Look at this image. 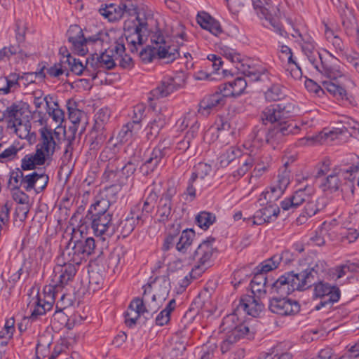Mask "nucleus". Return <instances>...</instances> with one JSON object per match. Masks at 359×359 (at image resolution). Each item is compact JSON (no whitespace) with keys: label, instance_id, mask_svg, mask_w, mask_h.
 <instances>
[{"label":"nucleus","instance_id":"nucleus-3","mask_svg":"<svg viewBox=\"0 0 359 359\" xmlns=\"http://www.w3.org/2000/svg\"><path fill=\"white\" fill-rule=\"evenodd\" d=\"M67 37L74 51L83 56L88 52L89 46L92 48H104L108 43L109 34L104 31H99L95 34L86 36L82 29L76 25H71L67 31Z\"/></svg>","mask_w":359,"mask_h":359},{"label":"nucleus","instance_id":"nucleus-15","mask_svg":"<svg viewBox=\"0 0 359 359\" xmlns=\"http://www.w3.org/2000/svg\"><path fill=\"white\" fill-rule=\"evenodd\" d=\"M117 58L111 55L107 50L100 55L93 54L89 57L87 72L91 75L93 80L95 79L99 74L106 69H111L116 66Z\"/></svg>","mask_w":359,"mask_h":359},{"label":"nucleus","instance_id":"nucleus-48","mask_svg":"<svg viewBox=\"0 0 359 359\" xmlns=\"http://www.w3.org/2000/svg\"><path fill=\"white\" fill-rule=\"evenodd\" d=\"M12 191V197L13 200L19 204L25 205V207L20 208L19 210L22 212L24 218H26L29 210L28 207V195L26 194L25 192L22 191L20 189H16Z\"/></svg>","mask_w":359,"mask_h":359},{"label":"nucleus","instance_id":"nucleus-6","mask_svg":"<svg viewBox=\"0 0 359 359\" xmlns=\"http://www.w3.org/2000/svg\"><path fill=\"white\" fill-rule=\"evenodd\" d=\"M237 315L232 313L226 316L221 325V329L226 332V337L221 344L222 353L229 351L231 346L242 339H251L254 337V332L245 323L233 325Z\"/></svg>","mask_w":359,"mask_h":359},{"label":"nucleus","instance_id":"nucleus-22","mask_svg":"<svg viewBox=\"0 0 359 359\" xmlns=\"http://www.w3.org/2000/svg\"><path fill=\"white\" fill-rule=\"evenodd\" d=\"M268 201V205L257 210L252 217H243V221L252 225H262L273 222L280 213L279 207L273 202Z\"/></svg>","mask_w":359,"mask_h":359},{"label":"nucleus","instance_id":"nucleus-19","mask_svg":"<svg viewBox=\"0 0 359 359\" xmlns=\"http://www.w3.org/2000/svg\"><path fill=\"white\" fill-rule=\"evenodd\" d=\"M80 264L64 260L62 264H58L54 267L52 283L62 289L69 282L72 281L77 271L76 266Z\"/></svg>","mask_w":359,"mask_h":359},{"label":"nucleus","instance_id":"nucleus-45","mask_svg":"<svg viewBox=\"0 0 359 359\" xmlns=\"http://www.w3.org/2000/svg\"><path fill=\"white\" fill-rule=\"evenodd\" d=\"M120 4L125 13L129 15H138L144 17L145 15L139 11V7L142 4V0H121ZM137 16H136L137 18Z\"/></svg>","mask_w":359,"mask_h":359},{"label":"nucleus","instance_id":"nucleus-36","mask_svg":"<svg viewBox=\"0 0 359 359\" xmlns=\"http://www.w3.org/2000/svg\"><path fill=\"white\" fill-rule=\"evenodd\" d=\"M121 7V4H119V5L110 4L106 5L104 7L100 8L99 12L110 22L118 21L121 20L125 14Z\"/></svg>","mask_w":359,"mask_h":359},{"label":"nucleus","instance_id":"nucleus-63","mask_svg":"<svg viewBox=\"0 0 359 359\" xmlns=\"http://www.w3.org/2000/svg\"><path fill=\"white\" fill-rule=\"evenodd\" d=\"M255 169L254 173L255 175H262V172L266 171L269 168L270 160L268 156H255Z\"/></svg>","mask_w":359,"mask_h":359},{"label":"nucleus","instance_id":"nucleus-10","mask_svg":"<svg viewBox=\"0 0 359 359\" xmlns=\"http://www.w3.org/2000/svg\"><path fill=\"white\" fill-rule=\"evenodd\" d=\"M25 109L24 102H16L8 106L3 112L4 118L8 122V128L13 130L22 139L27 137L29 134L27 125L22 119Z\"/></svg>","mask_w":359,"mask_h":359},{"label":"nucleus","instance_id":"nucleus-55","mask_svg":"<svg viewBox=\"0 0 359 359\" xmlns=\"http://www.w3.org/2000/svg\"><path fill=\"white\" fill-rule=\"evenodd\" d=\"M215 221V215L208 212H201L196 217V222L198 226L205 230L209 228Z\"/></svg>","mask_w":359,"mask_h":359},{"label":"nucleus","instance_id":"nucleus-50","mask_svg":"<svg viewBox=\"0 0 359 359\" xmlns=\"http://www.w3.org/2000/svg\"><path fill=\"white\" fill-rule=\"evenodd\" d=\"M140 128V124L129 122L123 126L118 133V136L121 141H128L129 138L136 135Z\"/></svg>","mask_w":359,"mask_h":359},{"label":"nucleus","instance_id":"nucleus-27","mask_svg":"<svg viewBox=\"0 0 359 359\" xmlns=\"http://www.w3.org/2000/svg\"><path fill=\"white\" fill-rule=\"evenodd\" d=\"M338 123L341 125V127L334 128L329 131H323L321 133V138H324L325 140L333 141L339 135H342L346 132L352 131L355 126H358V122L352 119L351 118L346 116H342L338 121Z\"/></svg>","mask_w":359,"mask_h":359},{"label":"nucleus","instance_id":"nucleus-56","mask_svg":"<svg viewBox=\"0 0 359 359\" xmlns=\"http://www.w3.org/2000/svg\"><path fill=\"white\" fill-rule=\"evenodd\" d=\"M301 46L302 51L312 65L316 64V62L320 59V56L323 55V53H318L316 50V43L304 44L301 45Z\"/></svg>","mask_w":359,"mask_h":359},{"label":"nucleus","instance_id":"nucleus-14","mask_svg":"<svg viewBox=\"0 0 359 359\" xmlns=\"http://www.w3.org/2000/svg\"><path fill=\"white\" fill-rule=\"evenodd\" d=\"M40 139L36 145L37 157L39 160H48L51 158L56 149L57 144L55 136L59 133L46 127L39 130Z\"/></svg>","mask_w":359,"mask_h":359},{"label":"nucleus","instance_id":"nucleus-44","mask_svg":"<svg viewBox=\"0 0 359 359\" xmlns=\"http://www.w3.org/2000/svg\"><path fill=\"white\" fill-rule=\"evenodd\" d=\"M175 305L176 302L174 299L170 300L165 308L156 316L155 318L156 325L163 326L169 323L170 313L175 309Z\"/></svg>","mask_w":359,"mask_h":359},{"label":"nucleus","instance_id":"nucleus-41","mask_svg":"<svg viewBox=\"0 0 359 359\" xmlns=\"http://www.w3.org/2000/svg\"><path fill=\"white\" fill-rule=\"evenodd\" d=\"M239 158L240 166L238 168V170L236 172H234L233 176L240 177L243 176L245 173H247V172H248L251 169V168L255 163V156L248 154H241V156H240Z\"/></svg>","mask_w":359,"mask_h":359},{"label":"nucleus","instance_id":"nucleus-32","mask_svg":"<svg viewBox=\"0 0 359 359\" xmlns=\"http://www.w3.org/2000/svg\"><path fill=\"white\" fill-rule=\"evenodd\" d=\"M22 76L17 73H10L7 76H0V94L8 95L20 88V80Z\"/></svg>","mask_w":359,"mask_h":359},{"label":"nucleus","instance_id":"nucleus-25","mask_svg":"<svg viewBox=\"0 0 359 359\" xmlns=\"http://www.w3.org/2000/svg\"><path fill=\"white\" fill-rule=\"evenodd\" d=\"M169 116L170 112L166 107L161 108L158 114L156 115L144 128L147 140H153L157 137L161 130L166 124V120Z\"/></svg>","mask_w":359,"mask_h":359},{"label":"nucleus","instance_id":"nucleus-52","mask_svg":"<svg viewBox=\"0 0 359 359\" xmlns=\"http://www.w3.org/2000/svg\"><path fill=\"white\" fill-rule=\"evenodd\" d=\"M37 151L34 154L26 155L22 160V169L24 170H32L36 165H42L46 160H39L37 157Z\"/></svg>","mask_w":359,"mask_h":359},{"label":"nucleus","instance_id":"nucleus-17","mask_svg":"<svg viewBox=\"0 0 359 359\" xmlns=\"http://www.w3.org/2000/svg\"><path fill=\"white\" fill-rule=\"evenodd\" d=\"M136 20L137 25L132 30L128 29L125 33L128 46L133 53L137 51L138 46L143 44L146 39L145 34L148 30L147 19L144 15L140 17L138 15Z\"/></svg>","mask_w":359,"mask_h":359},{"label":"nucleus","instance_id":"nucleus-35","mask_svg":"<svg viewBox=\"0 0 359 359\" xmlns=\"http://www.w3.org/2000/svg\"><path fill=\"white\" fill-rule=\"evenodd\" d=\"M89 57L85 60V64L79 58L68 55L67 57V62L69 67L73 73L76 75H83L91 78V75L87 72V66H88Z\"/></svg>","mask_w":359,"mask_h":359},{"label":"nucleus","instance_id":"nucleus-4","mask_svg":"<svg viewBox=\"0 0 359 359\" xmlns=\"http://www.w3.org/2000/svg\"><path fill=\"white\" fill-rule=\"evenodd\" d=\"M151 41L152 45L143 48L140 53V57L143 62H149L154 58H158L170 63L180 56L177 47L168 45L165 37L160 33L154 34Z\"/></svg>","mask_w":359,"mask_h":359},{"label":"nucleus","instance_id":"nucleus-54","mask_svg":"<svg viewBox=\"0 0 359 359\" xmlns=\"http://www.w3.org/2000/svg\"><path fill=\"white\" fill-rule=\"evenodd\" d=\"M4 144L0 143V163H6L16 158L20 148L15 145H11L9 147L2 149Z\"/></svg>","mask_w":359,"mask_h":359},{"label":"nucleus","instance_id":"nucleus-49","mask_svg":"<svg viewBox=\"0 0 359 359\" xmlns=\"http://www.w3.org/2000/svg\"><path fill=\"white\" fill-rule=\"evenodd\" d=\"M140 226L129 215L121 220L118 227L120 234L126 238L129 236L135 229L136 226Z\"/></svg>","mask_w":359,"mask_h":359},{"label":"nucleus","instance_id":"nucleus-21","mask_svg":"<svg viewBox=\"0 0 359 359\" xmlns=\"http://www.w3.org/2000/svg\"><path fill=\"white\" fill-rule=\"evenodd\" d=\"M305 123L302 121L301 125L297 123H291L287 125L275 126L267 130L266 143L274 147L282 140L284 136L299 133Z\"/></svg>","mask_w":359,"mask_h":359},{"label":"nucleus","instance_id":"nucleus-16","mask_svg":"<svg viewBox=\"0 0 359 359\" xmlns=\"http://www.w3.org/2000/svg\"><path fill=\"white\" fill-rule=\"evenodd\" d=\"M112 219L113 214L90 216L91 228L94 234L103 241L111 238L116 231V225Z\"/></svg>","mask_w":359,"mask_h":359},{"label":"nucleus","instance_id":"nucleus-40","mask_svg":"<svg viewBox=\"0 0 359 359\" xmlns=\"http://www.w3.org/2000/svg\"><path fill=\"white\" fill-rule=\"evenodd\" d=\"M242 151L236 147H229L220 154L218 161L221 167H226L236 158L241 156Z\"/></svg>","mask_w":359,"mask_h":359},{"label":"nucleus","instance_id":"nucleus-11","mask_svg":"<svg viewBox=\"0 0 359 359\" xmlns=\"http://www.w3.org/2000/svg\"><path fill=\"white\" fill-rule=\"evenodd\" d=\"M317 265H318L319 271L315 276L314 278H316L317 275L320 271H323L324 270V263L323 262H318L314 266H309L306 269H308L315 267L317 269ZM313 284L314 285V296L317 298L321 299V301L319 303V304L316 306L317 310L320 309L322 307H324L327 304H331L334 302H337L339 299L340 290L337 287L332 285L330 283H327L324 281H320L316 284L312 282L311 285Z\"/></svg>","mask_w":359,"mask_h":359},{"label":"nucleus","instance_id":"nucleus-8","mask_svg":"<svg viewBox=\"0 0 359 359\" xmlns=\"http://www.w3.org/2000/svg\"><path fill=\"white\" fill-rule=\"evenodd\" d=\"M295 105L290 102L273 104L266 107L261 114V120L264 125L268 123L282 126L294 123L290 119L296 113Z\"/></svg>","mask_w":359,"mask_h":359},{"label":"nucleus","instance_id":"nucleus-30","mask_svg":"<svg viewBox=\"0 0 359 359\" xmlns=\"http://www.w3.org/2000/svg\"><path fill=\"white\" fill-rule=\"evenodd\" d=\"M165 154V147H161V145H158L152 150L149 157L142 165L141 169L145 171L147 174H148L149 172L154 171L158 165L162 163Z\"/></svg>","mask_w":359,"mask_h":359},{"label":"nucleus","instance_id":"nucleus-47","mask_svg":"<svg viewBox=\"0 0 359 359\" xmlns=\"http://www.w3.org/2000/svg\"><path fill=\"white\" fill-rule=\"evenodd\" d=\"M285 88L280 84H273L265 92V98L269 102H276L285 96Z\"/></svg>","mask_w":359,"mask_h":359},{"label":"nucleus","instance_id":"nucleus-26","mask_svg":"<svg viewBox=\"0 0 359 359\" xmlns=\"http://www.w3.org/2000/svg\"><path fill=\"white\" fill-rule=\"evenodd\" d=\"M311 187L307 186L304 189L297 190L292 196L285 198L280 203L281 208L285 211H294V210L311 198Z\"/></svg>","mask_w":359,"mask_h":359},{"label":"nucleus","instance_id":"nucleus-51","mask_svg":"<svg viewBox=\"0 0 359 359\" xmlns=\"http://www.w3.org/2000/svg\"><path fill=\"white\" fill-rule=\"evenodd\" d=\"M306 205L304 208V212L309 216L312 217L318 212L322 210L326 205L325 198H320L316 201H310V198L306 201Z\"/></svg>","mask_w":359,"mask_h":359},{"label":"nucleus","instance_id":"nucleus-13","mask_svg":"<svg viewBox=\"0 0 359 359\" xmlns=\"http://www.w3.org/2000/svg\"><path fill=\"white\" fill-rule=\"evenodd\" d=\"M313 66L319 73L330 80H336L344 74L340 59L327 50L323 51V55L320 56V59Z\"/></svg>","mask_w":359,"mask_h":359},{"label":"nucleus","instance_id":"nucleus-62","mask_svg":"<svg viewBox=\"0 0 359 359\" xmlns=\"http://www.w3.org/2000/svg\"><path fill=\"white\" fill-rule=\"evenodd\" d=\"M111 112L108 107L100 109L95 115V126L100 128L106 124L110 118Z\"/></svg>","mask_w":359,"mask_h":359},{"label":"nucleus","instance_id":"nucleus-37","mask_svg":"<svg viewBox=\"0 0 359 359\" xmlns=\"http://www.w3.org/2000/svg\"><path fill=\"white\" fill-rule=\"evenodd\" d=\"M111 205L109 201L102 196H97L95 203H93L88 210V215H102L111 214L109 212Z\"/></svg>","mask_w":359,"mask_h":359},{"label":"nucleus","instance_id":"nucleus-59","mask_svg":"<svg viewBox=\"0 0 359 359\" xmlns=\"http://www.w3.org/2000/svg\"><path fill=\"white\" fill-rule=\"evenodd\" d=\"M194 172L191 175V181L204 179L205 176L211 172L212 168L205 163H199L194 167Z\"/></svg>","mask_w":359,"mask_h":359},{"label":"nucleus","instance_id":"nucleus-46","mask_svg":"<svg viewBox=\"0 0 359 359\" xmlns=\"http://www.w3.org/2000/svg\"><path fill=\"white\" fill-rule=\"evenodd\" d=\"M322 88L339 98L344 99L346 96V90L330 79L323 81Z\"/></svg>","mask_w":359,"mask_h":359},{"label":"nucleus","instance_id":"nucleus-23","mask_svg":"<svg viewBox=\"0 0 359 359\" xmlns=\"http://www.w3.org/2000/svg\"><path fill=\"white\" fill-rule=\"evenodd\" d=\"M349 175V166L334 168L326 177L322 180L320 187L324 191H335L339 189L341 184L340 177L348 180Z\"/></svg>","mask_w":359,"mask_h":359},{"label":"nucleus","instance_id":"nucleus-61","mask_svg":"<svg viewBox=\"0 0 359 359\" xmlns=\"http://www.w3.org/2000/svg\"><path fill=\"white\" fill-rule=\"evenodd\" d=\"M23 178L24 174L21 170L18 168L12 171L8 180V186L12 190L20 189V186L23 185Z\"/></svg>","mask_w":359,"mask_h":359},{"label":"nucleus","instance_id":"nucleus-20","mask_svg":"<svg viewBox=\"0 0 359 359\" xmlns=\"http://www.w3.org/2000/svg\"><path fill=\"white\" fill-rule=\"evenodd\" d=\"M269 310L280 316H294L300 311L299 304L286 297H273L269 301Z\"/></svg>","mask_w":359,"mask_h":359},{"label":"nucleus","instance_id":"nucleus-2","mask_svg":"<svg viewBox=\"0 0 359 359\" xmlns=\"http://www.w3.org/2000/svg\"><path fill=\"white\" fill-rule=\"evenodd\" d=\"M220 50L222 55L235 64L236 69L245 76H239L229 81L235 96L240 95L248 83L259 81L264 74V69L249 65L236 50L224 46L220 48Z\"/></svg>","mask_w":359,"mask_h":359},{"label":"nucleus","instance_id":"nucleus-53","mask_svg":"<svg viewBox=\"0 0 359 359\" xmlns=\"http://www.w3.org/2000/svg\"><path fill=\"white\" fill-rule=\"evenodd\" d=\"M282 257L279 255H276L271 258L266 259L262 262L258 266V270L260 273L265 274V273L271 271L278 268L281 262Z\"/></svg>","mask_w":359,"mask_h":359},{"label":"nucleus","instance_id":"nucleus-42","mask_svg":"<svg viewBox=\"0 0 359 359\" xmlns=\"http://www.w3.org/2000/svg\"><path fill=\"white\" fill-rule=\"evenodd\" d=\"M195 237V233L192 229H186L183 231L176 243V249L182 253H185L191 246L193 239Z\"/></svg>","mask_w":359,"mask_h":359},{"label":"nucleus","instance_id":"nucleus-29","mask_svg":"<svg viewBox=\"0 0 359 359\" xmlns=\"http://www.w3.org/2000/svg\"><path fill=\"white\" fill-rule=\"evenodd\" d=\"M144 291L143 294V299L145 303L147 304V312L154 313L156 312L162 305L163 302L166 299L168 296V290L164 288L161 294H153L149 297V293L151 292V286H144Z\"/></svg>","mask_w":359,"mask_h":359},{"label":"nucleus","instance_id":"nucleus-9","mask_svg":"<svg viewBox=\"0 0 359 359\" xmlns=\"http://www.w3.org/2000/svg\"><path fill=\"white\" fill-rule=\"evenodd\" d=\"M61 290L54 284H50L43 288V298L39 294L32 297L27 305L31 313L29 318L32 320H36L50 311L55 303L56 296Z\"/></svg>","mask_w":359,"mask_h":359},{"label":"nucleus","instance_id":"nucleus-12","mask_svg":"<svg viewBox=\"0 0 359 359\" xmlns=\"http://www.w3.org/2000/svg\"><path fill=\"white\" fill-rule=\"evenodd\" d=\"M214 242V238H208L203 241L195 250L193 258L196 265L189 273L191 278H198L210 266L211 259L215 252Z\"/></svg>","mask_w":359,"mask_h":359},{"label":"nucleus","instance_id":"nucleus-18","mask_svg":"<svg viewBox=\"0 0 359 359\" xmlns=\"http://www.w3.org/2000/svg\"><path fill=\"white\" fill-rule=\"evenodd\" d=\"M233 313L240 316L243 313L257 317L262 311L264 305L260 299L252 295H245L233 304Z\"/></svg>","mask_w":359,"mask_h":359},{"label":"nucleus","instance_id":"nucleus-39","mask_svg":"<svg viewBox=\"0 0 359 359\" xmlns=\"http://www.w3.org/2000/svg\"><path fill=\"white\" fill-rule=\"evenodd\" d=\"M359 271V262H351L350 261L346 262L344 264L337 266L331 271V274L333 278L339 279L346 276L348 272H358Z\"/></svg>","mask_w":359,"mask_h":359},{"label":"nucleus","instance_id":"nucleus-57","mask_svg":"<svg viewBox=\"0 0 359 359\" xmlns=\"http://www.w3.org/2000/svg\"><path fill=\"white\" fill-rule=\"evenodd\" d=\"M46 111L49 116L57 124V127L61 126L65 121V116L64 111L60 108L58 103L54 102L53 107Z\"/></svg>","mask_w":359,"mask_h":359},{"label":"nucleus","instance_id":"nucleus-34","mask_svg":"<svg viewBox=\"0 0 359 359\" xmlns=\"http://www.w3.org/2000/svg\"><path fill=\"white\" fill-rule=\"evenodd\" d=\"M186 41L187 33L185 27L180 22H177L175 25L172 26L170 34L168 39H165V41L170 46H175L178 49L179 46H182ZM177 51L179 52V50Z\"/></svg>","mask_w":359,"mask_h":359},{"label":"nucleus","instance_id":"nucleus-24","mask_svg":"<svg viewBox=\"0 0 359 359\" xmlns=\"http://www.w3.org/2000/svg\"><path fill=\"white\" fill-rule=\"evenodd\" d=\"M290 182V173L286 168H285L283 170L280 172L278 175L276 184L271 187L269 191L263 193L264 198L270 202L277 201L284 193Z\"/></svg>","mask_w":359,"mask_h":359},{"label":"nucleus","instance_id":"nucleus-28","mask_svg":"<svg viewBox=\"0 0 359 359\" xmlns=\"http://www.w3.org/2000/svg\"><path fill=\"white\" fill-rule=\"evenodd\" d=\"M225 104L222 95L216 92L212 95L205 96L199 103L198 113L203 116L210 114L212 110L217 109Z\"/></svg>","mask_w":359,"mask_h":359},{"label":"nucleus","instance_id":"nucleus-1","mask_svg":"<svg viewBox=\"0 0 359 359\" xmlns=\"http://www.w3.org/2000/svg\"><path fill=\"white\" fill-rule=\"evenodd\" d=\"M316 267L318 268V265ZM318 271L319 269L313 267L297 273L293 271L287 273L273 283H270L265 274L259 273L251 280L252 290V292H261L264 291L266 287H270L271 292L282 296L288 295L294 290H305L311 286Z\"/></svg>","mask_w":359,"mask_h":359},{"label":"nucleus","instance_id":"nucleus-58","mask_svg":"<svg viewBox=\"0 0 359 359\" xmlns=\"http://www.w3.org/2000/svg\"><path fill=\"white\" fill-rule=\"evenodd\" d=\"M326 38L335 49L336 57H339L346 50L342 40L338 36L334 35L332 32H326Z\"/></svg>","mask_w":359,"mask_h":359},{"label":"nucleus","instance_id":"nucleus-43","mask_svg":"<svg viewBox=\"0 0 359 359\" xmlns=\"http://www.w3.org/2000/svg\"><path fill=\"white\" fill-rule=\"evenodd\" d=\"M267 130L264 127H255L249 136L252 142L250 147L254 148L260 147L264 142L266 143Z\"/></svg>","mask_w":359,"mask_h":359},{"label":"nucleus","instance_id":"nucleus-38","mask_svg":"<svg viewBox=\"0 0 359 359\" xmlns=\"http://www.w3.org/2000/svg\"><path fill=\"white\" fill-rule=\"evenodd\" d=\"M172 194L168 191L163 195L159 201L157 215L159 217V220L165 222L168 219L169 216L171 214L172 210V203H171Z\"/></svg>","mask_w":359,"mask_h":359},{"label":"nucleus","instance_id":"nucleus-64","mask_svg":"<svg viewBox=\"0 0 359 359\" xmlns=\"http://www.w3.org/2000/svg\"><path fill=\"white\" fill-rule=\"evenodd\" d=\"M106 135L103 133H92L90 136V149L97 151L101 148L106 140Z\"/></svg>","mask_w":359,"mask_h":359},{"label":"nucleus","instance_id":"nucleus-60","mask_svg":"<svg viewBox=\"0 0 359 359\" xmlns=\"http://www.w3.org/2000/svg\"><path fill=\"white\" fill-rule=\"evenodd\" d=\"M128 215L140 226L144 224L149 216L142 209L140 203L133 207Z\"/></svg>","mask_w":359,"mask_h":359},{"label":"nucleus","instance_id":"nucleus-33","mask_svg":"<svg viewBox=\"0 0 359 359\" xmlns=\"http://www.w3.org/2000/svg\"><path fill=\"white\" fill-rule=\"evenodd\" d=\"M180 127L184 130L189 127L185 137L191 141L197 135L199 130V124L194 113H188L182 118L179 120Z\"/></svg>","mask_w":359,"mask_h":359},{"label":"nucleus","instance_id":"nucleus-7","mask_svg":"<svg viewBox=\"0 0 359 359\" xmlns=\"http://www.w3.org/2000/svg\"><path fill=\"white\" fill-rule=\"evenodd\" d=\"M253 8L258 17L264 19V26L281 36L287 33L279 22L280 10L276 0H252Z\"/></svg>","mask_w":359,"mask_h":359},{"label":"nucleus","instance_id":"nucleus-5","mask_svg":"<svg viewBox=\"0 0 359 359\" xmlns=\"http://www.w3.org/2000/svg\"><path fill=\"white\" fill-rule=\"evenodd\" d=\"M78 233L79 232H74V235L62 250V257L67 262L81 264L95 252L96 244L92 237L79 239L76 237Z\"/></svg>","mask_w":359,"mask_h":359},{"label":"nucleus","instance_id":"nucleus-31","mask_svg":"<svg viewBox=\"0 0 359 359\" xmlns=\"http://www.w3.org/2000/svg\"><path fill=\"white\" fill-rule=\"evenodd\" d=\"M180 88V85L172 77H165L161 83L151 91L154 98L159 99L170 95Z\"/></svg>","mask_w":359,"mask_h":359}]
</instances>
